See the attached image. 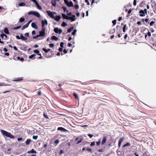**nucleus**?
Returning a JSON list of instances; mask_svg holds the SVG:
<instances>
[{
  "mask_svg": "<svg viewBox=\"0 0 156 156\" xmlns=\"http://www.w3.org/2000/svg\"><path fill=\"white\" fill-rule=\"evenodd\" d=\"M20 39H21L22 40H27V38L24 37V36H23V35L22 34H21L20 35Z\"/></svg>",
  "mask_w": 156,
  "mask_h": 156,
  "instance_id": "5701e85b",
  "label": "nucleus"
},
{
  "mask_svg": "<svg viewBox=\"0 0 156 156\" xmlns=\"http://www.w3.org/2000/svg\"><path fill=\"white\" fill-rule=\"evenodd\" d=\"M86 150L89 152H91L92 151V149L90 148H86Z\"/></svg>",
  "mask_w": 156,
  "mask_h": 156,
  "instance_id": "49530a36",
  "label": "nucleus"
},
{
  "mask_svg": "<svg viewBox=\"0 0 156 156\" xmlns=\"http://www.w3.org/2000/svg\"><path fill=\"white\" fill-rule=\"evenodd\" d=\"M32 35H34L36 34V31L35 30H33L32 32Z\"/></svg>",
  "mask_w": 156,
  "mask_h": 156,
  "instance_id": "bf43d9fd",
  "label": "nucleus"
},
{
  "mask_svg": "<svg viewBox=\"0 0 156 156\" xmlns=\"http://www.w3.org/2000/svg\"><path fill=\"white\" fill-rule=\"evenodd\" d=\"M63 52L64 54H66L67 53V51L65 49H64L63 50Z\"/></svg>",
  "mask_w": 156,
  "mask_h": 156,
  "instance_id": "e2e57ef3",
  "label": "nucleus"
},
{
  "mask_svg": "<svg viewBox=\"0 0 156 156\" xmlns=\"http://www.w3.org/2000/svg\"><path fill=\"white\" fill-rule=\"evenodd\" d=\"M24 20H25L24 18H23V17H21L19 21V23L23 22L24 21Z\"/></svg>",
  "mask_w": 156,
  "mask_h": 156,
  "instance_id": "c85d7f7f",
  "label": "nucleus"
},
{
  "mask_svg": "<svg viewBox=\"0 0 156 156\" xmlns=\"http://www.w3.org/2000/svg\"><path fill=\"white\" fill-rule=\"evenodd\" d=\"M88 136L90 138H91L93 136V135H92V134H88Z\"/></svg>",
  "mask_w": 156,
  "mask_h": 156,
  "instance_id": "680f3d73",
  "label": "nucleus"
},
{
  "mask_svg": "<svg viewBox=\"0 0 156 156\" xmlns=\"http://www.w3.org/2000/svg\"><path fill=\"white\" fill-rule=\"evenodd\" d=\"M52 5L54 6L55 7L56 5V3L55 2H52Z\"/></svg>",
  "mask_w": 156,
  "mask_h": 156,
  "instance_id": "c03bdc74",
  "label": "nucleus"
},
{
  "mask_svg": "<svg viewBox=\"0 0 156 156\" xmlns=\"http://www.w3.org/2000/svg\"><path fill=\"white\" fill-rule=\"evenodd\" d=\"M35 56V55H34L33 54V55H31L29 57V58H32L34 57Z\"/></svg>",
  "mask_w": 156,
  "mask_h": 156,
  "instance_id": "09e8293b",
  "label": "nucleus"
},
{
  "mask_svg": "<svg viewBox=\"0 0 156 156\" xmlns=\"http://www.w3.org/2000/svg\"><path fill=\"white\" fill-rule=\"evenodd\" d=\"M23 79V77H19L18 78H16L15 79L13 80L14 81H21Z\"/></svg>",
  "mask_w": 156,
  "mask_h": 156,
  "instance_id": "a211bd4d",
  "label": "nucleus"
},
{
  "mask_svg": "<svg viewBox=\"0 0 156 156\" xmlns=\"http://www.w3.org/2000/svg\"><path fill=\"white\" fill-rule=\"evenodd\" d=\"M152 7H153L156 6V3L155 2H154L152 3Z\"/></svg>",
  "mask_w": 156,
  "mask_h": 156,
  "instance_id": "473e14b6",
  "label": "nucleus"
},
{
  "mask_svg": "<svg viewBox=\"0 0 156 156\" xmlns=\"http://www.w3.org/2000/svg\"><path fill=\"white\" fill-rule=\"evenodd\" d=\"M4 33L7 34H9L8 29L7 27H5L4 28Z\"/></svg>",
  "mask_w": 156,
  "mask_h": 156,
  "instance_id": "412c9836",
  "label": "nucleus"
},
{
  "mask_svg": "<svg viewBox=\"0 0 156 156\" xmlns=\"http://www.w3.org/2000/svg\"><path fill=\"white\" fill-rule=\"evenodd\" d=\"M28 14L29 15H33L38 18L40 17V15L38 12L34 11H30L28 13Z\"/></svg>",
  "mask_w": 156,
  "mask_h": 156,
  "instance_id": "7ed1b4c3",
  "label": "nucleus"
},
{
  "mask_svg": "<svg viewBox=\"0 0 156 156\" xmlns=\"http://www.w3.org/2000/svg\"><path fill=\"white\" fill-rule=\"evenodd\" d=\"M74 7L76 9H79V6L78 5H74Z\"/></svg>",
  "mask_w": 156,
  "mask_h": 156,
  "instance_id": "ea45409f",
  "label": "nucleus"
},
{
  "mask_svg": "<svg viewBox=\"0 0 156 156\" xmlns=\"http://www.w3.org/2000/svg\"><path fill=\"white\" fill-rule=\"evenodd\" d=\"M51 38L52 40H54L55 41H58V38L57 37H56L55 36H52L51 37Z\"/></svg>",
  "mask_w": 156,
  "mask_h": 156,
  "instance_id": "b1692460",
  "label": "nucleus"
},
{
  "mask_svg": "<svg viewBox=\"0 0 156 156\" xmlns=\"http://www.w3.org/2000/svg\"><path fill=\"white\" fill-rule=\"evenodd\" d=\"M54 30L55 33L59 34H61L62 32V29H58L57 27L55 28L54 29Z\"/></svg>",
  "mask_w": 156,
  "mask_h": 156,
  "instance_id": "0eeeda50",
  "label": "nucleus"
},
{
  "mask_svg": "<svg viewBox=\"0 0 156 156\" xmlns=\"http://www.w3.org/2000/svg\"><path fill=\"white\" fill-rule=\"evenodd\" d=\"M30 152L31 153H37V152L36 151L34 150L33 149H32Z\"/></svg>",
  "mask_w": 156,
  "mask_h": 156,
  "instance_id": "f704fd0d",
  "label": "nucleus"
},
{
  "mask_svg": "<svg viewBox=\"0 0 156 156\" xmlns=\"http://www.w3.org/2000/svg\"><path fill=\"white\" fill-rule=\"evenodd\" d=\"M30 141L31 140L30 139H28L26 141L25 143L27 145H28L30 144Z\"/></svg>",
  "mask_w": 156,
  "mask_h": 156,
  "instance_id": "cd10ccee",
  "label": "nucleus"
},
{
  "mask_svg": "<svg viewBox=\"0 0 156 156\" xmlns=\"http://www.w3.org/2000/svg\"><path fill=\"white\" fill-rule=\"evenodd\" d=\"M143 11H144V13L145 14H147V9H144V10H143Z\"/></svg>",
  "mask_w": 156,
  "mask_h": 156,
  "instance_id": "a18cd8bd",
  "label": "nucleus"
},
{
  "mask_svg": "<svg viewBox=\"0 0 156 156\" xmlns=\"http://www.w3.org/2000/svg\"><path fill=\"white\" fill-rule=\"evenodd\" d=\"M73 28L74 27H70L68 29V32L70 33L72 30H73Z\"/></svg>",
  "mask_w": 156,
  "mask_h": 156,
  "instance_id": "c756f323",
  "label": "nucleus"
},
{
  "mask_svg": "<svg viewBox=\"0 0 156 156\" xmlns=\"http://www.w3.org/2000/svg\"><path fill=\"white\" fill-rule=\"evenodd\" d=\"M53 19L57 21L58 22L59 21L60 19H61V16H60L57 15L55 17L54 16V18H53Z\"/></svg>",
  "mask_w": 156,
  "mask_h": 156,
  "instance_id": "9d476101",
  "label": "nucleus"
},
{
  "mask_svg": "<svg viewBox=\"0 0 156 156\" xmlns=\"http://www.w3.org/2000/svg\"><path fill=\"white\" fill-rule=\"evenodd\" d=\"M44 116L46 118H48V115H45L44 113Z\"/></svg>",
  "mask_w": 156,
  "mask_h": 156,
  "instance_id": "69168bd1",
  "label": "nucleus"
},
{
  "mask_svg": "<svg viewBox=\"0 0 156 156\" xmlns=\"http://www.w3.org/2000/svg\"><path fill=\"white\" fill-rule=\"evenodd\" d=\"M0 131L4 136L10 138L11 139H14L15 137L14 136L12 135L11 133L4 130L1 129L0 130Z\"/></svg>",
  "mask_w": 156,
  "mask_h": 156,
  "instance_id": "f257e3e1",
  "label": "nucleus"
},
{
  "mask_svg": "<svg viewBox=\"0 0 156 156\" xmlns=\"http://www.w3.org/2000/svg\"><path fill=\"white\" fill-rule=\"evenodd\" d=\"M130 145H131L130 144V143L128 142V143H127L126 144H124L122 147H125L128 146H130Z\"/></svg>",
  "mask_w": 156,
  "mask_h": 156,
  "instance_id": "393cba45",
  "label": "nucleus"
},
{
  "mask_svg": "<svg viewBox=\"0 0 156 156\" xmlns=\"http://www.w3.org/2000/svg\"><path fill=\"white\" fill-rule=\"evenodd\" d=\"M147 35L149 36V37H151V33L150 32V31H148L147 33Z\"/></svg>",
  "mask_w": 156,
  "mask_h": 156,
  "instance_id": "864d4df0",
  "label": "nucleus"
},
{
  "mask_svg": "<svg viewBox=\"0 0 156 156\" xmlns=\"http://www.w3.org/2000/svg\"><path fill=\"white\" fill-rule=\"evenodd\" d=\"M31 26L32 27L36 29H38V27L37 25H36L35 23L33 22L31 23Z\"/></svg>",
  "mask_w": 156,
  "mask_h": 156,
  "instance_id": "9b49d317",
  "label": "nucleus"
},
{
  "mask_svg": "<svg viewBox=\"0 0 156 156\" xmlns=\"http://www.w3.org/2000/svg\"><path fill=\"white\" fill-rule=\"evenodd\" d=\"M95 144V142H93L91 143L90 145L91 146H94Z\"/></svg>",
  "mask_w": 156,
  "mask_h": 156,
  "instance_id": "37998d69",
  "label": "nucleus"
},
{
  "mask_svg": "<svg viewBox=\"0 0 156 156\" xmlns=\"http://www.w3.org/2000/svg\"><path fill=\"white\" fill-rule=\"evenodd\" d=\"M67 25V24L65 22H63L62 23L61 26L62 27H65Z\"/></svg>",
  "mask_w": 156,
  "mask_h": 156,
  "instance_id": "2f4dec72",
  "label": "nucleus"
},
{
  "mask_svg": "<svg viewBox=\"0 0 156 156\" xmlns=\"http://www.w3.org/2000/svg\"><path fill=\"white\" fill-rule=\"evenodd\" d=\"M49 45L50 47H53L54 45L53 44H49Z\"/></svg>",
  "mask_w": 156,
  "mask_h": 156,
  "instance_id": "6e6d98bb",
  "label": "nucleus"
},
{
  "mask_svg": "<svg viewBox=\"0 0 156 156\" xmlns=\"http://www.w3.org/2000/svg\"><path fill=\"white\" fill-rule=\"evenodd\" d=\"M155 23V22L154 21H151L150 23V26H152L153 25V24Z\"/></svg>",
  "mask_w": 156,
  "mask_h": 156,
  "instance_id": "4c0bfd02",
  "label": "nucleus"
},
{
  "mask_svg": "<svg viewBox=\"0 0 156 156\" xmlns=\"http://www.w3.org/2000/svg\"><path fill=\"white\" fill-rule=\"evenodd\" d=\"M21 25H20V26H19L17 27H14L13 29V30H17V29H18L19 28H21Z\"/></svg>",
  "mask_w": 156,
  "mask_h": 156,
  "instance_id": "7c9ffc66",
  "label": "nucleus"
},
{
  "mask_svg": "<svg viewBox=\"0 0 156 156\" xmlns=\"http://www.w3.org/2000/svg\"><path fill=\"white\" fill-rule=\"evenodd\" d=\"M28 26H29L28 24L27 23L25 25H24L21 28V30H24L27 27H28Z\"/></svg>",
  "mask_w": 156,
  "mask_h": 156,
  "instance_id": "aec40b11",
  "label": "nucleus"
},
{
  "mask_svg": "<svg viewBox=\"0 0 156 156\" xmlns=\"http://www.w3.org/2000/svg\"><path fill=\"white\" fill-rule=\"evenodd\" d=\"M124 139V137H122L119 139L118 143V146L119 147H120L121 144L122 143V141H123Z\"/></svg>",
  "mask_w": 156,
  "mask_h": 156,
  "instance_id": "6e6552de",
  "label": "nucleus"
},
{
  "mask_svg": "<svg viewBox=\"0 0 156 156\" xmlns=\"http://www.w3.org/2000/svg\"><path fill=\"white\" fill-rule=\"evenodd\" d=\"M63 152H64V151L63 150H61L59 152V154H62L63 153Z\"/></svg>",
  "mask_w": 156,
  "mask_h": 156,
  "instance_id": "3c124183",
  "label": "nucleus"
},
{
  "mask_svg": "<svg viewBox=\"0 0 156 156\" xmlns=\"http://www.w3.org/2000/svg\"><path fill=\"white\" fill-rule=\"evenodd\" d=\"M128 29V27H127L126 25L125 24L124 25L123 28H122V30L124 32H126V30H127Z\"/></svg>",
  "mask_w": 156,
  "mask_h": 156,
  "instance_id": "dca6fc26",
  "label": "nucleus"
},
{
  "mask_svg": "<svg viewBox=\"0 0 156 156\" xmlns=\"http://www.w3.org/2000/svg\"><path fill=\"white\" fill-rule=\"evenodd\" d=\"M76 32V29L74 30L73 31L72 33V34L73 35H75Z\"/></svg>",
  "mask_w": 156,
  "mask_h": 156,
  "instance_id": "79ce46f5",
  "label": "nucleus"
},
{
  "mask_svg": "<svg viewBox=\"0 0 156 156\" xmlns=\"http://www.w3.org/2000/svg\"><path fill=\"white\" fill-rule=\"evenodd\" d=\"M45 28L44 27H42V30L39 32V37H44L45 35Z\"/></svg>",
  "mask_w": 156,
  "mask_h": 156,
  "instance_id": "39448f33",
  "label": "nucleus"
},
{
  "mask_svg": "<svg viewBox=\"0 0 156 156\" xmlns=\"http://www.w3.org/2000/svg\"><path fill=\"white\" fill-rule=\"evenodd\" d=\"M37 138H38L37 136H33V138L34 139L36 140L37 139Z\"/></svg>",
  "mask_w": 156,
  "mask_h": 156,
  "instance_id": "a19ab883",
  "label": "nucleus"
},
{
  "mask_svg": "<svg viewBox=\"0 0 156 156\" xmlns=\"http://www.w3.org/2000/svg\"><path fill=\"white\" fill-rule=\"evenodd\" d=\"M59 141L58 140H56L55 141V143L56 144H58L59 143Z\"/></svg>",
  "mask_w": 156,
  "mask_h": 156,
  "instance_id": "4d7b16f0",
  "label": "nucleus"
},
{
  "mask_svg": "<svg viewBox=\"0 0 156 156\" xmlns=\"http://www.w3.org/2000/svg\"><path fill=\"white\" fill-rule=\"evenodd\" d=\"M116 20H114L112 21V23H113V25H115V24L116 23Z\"/></svg>",
  "mask_w": 156,
  "mask_h": 156,
  "instance_id": "58836bf2",
  "label": "nucleus"
},
{
  "mask_svg": "<svg viewBox=\"0 0 156 156\" xmlns=\"http://www.w3.org/2000/svg\"><path fill=\"white\" fill-rule=\"evenodd\" d=\"M139 13L140 14V16L143 17L145 16V15L144 13V11L143 10H140L139 12Z\"/></svg>",
  "mask_w": 156,
  "mask_h": 156,
  "instance_id": "ddd939ff",
  "label": "nucleus"
},
{
  "mask_svg": "<svg viewBox=\"0 0 156 156\" xmlns=\"http://www.w3.org/2000/svg\"><path fill=\"white\" fill-rule=\"evenodd\" d=\"M62 8L64 11L65 12L67 9L65 7L63 6L62 7Z\"/></svg>",
  "mask_w": 156,
  "mask_h": 156,
  "instance_id": "8fccbe9b",
  "label": "nucleus"
},
{
  "mask_svg": "<svg viewBox=\"0 0 156 156\" xmlns=\"http://www.w3.org/2000/svg\"><path fill=\"white\" fill-rule=\"evenodd\" d=\"M82 141V140L81 139L80 140H79L76 143V144H80V143Z\"/></svg>",
  "mask_w": 156,
  "mask_h": 156,
  "instance_id": "13d9d810",
  "label": "nucleus"
},
{
  "mask_svg": "<svg viewBox=\"0 0 156 156\" xmlns=\"http://www.w3.org/2000/svg\"><path fill=\"white\" fill-rule=\"evenodd\" d=\"M42 26V27H44L45 24L47 25L48 24V22L46 20H42L41 21Z\"/></svg>",
  "mask_w": 156,
  "mask_h": 156,
  "instance_id": "1a4fd4ad",
  "label": "nucleus"
},
{
  "mask_svg": "<svg viewBox=\"0 0 156 156\" xmlns=\"http://www.w3.org/2000/svg\"><path fill=\"white\" fill-rule=\"evenodd\" d=\"M57 130H60L62 131H63L64 132H65L66 131H68L67 130H66L65 128L62 127H59L58 128Z\"/></svg>",
  "mask_w": 156,
  "mask_h": 156,
  "instance_id": "f8f14e48",
  "label": "nucleus"
},
{
  "mask_svg": "<svg viewBox=\"0 0 156 156\" xmlns=\"http://www.w3.org/2000/svg\"><path fill=\"white\" fill-rule=\"evenodd\" d=\"M64 44V43L63 42H61L60 43V46H61V48H63V47H63Z\"/></svg>",
  "mask_w": 156,
  "mask_h": 156,
  "instance_id": "e433bc0d",
  "label": "nucleus"
},
{
  "mask_svg": "<svg viewBox=\"0 0 156 156\" xmlns=\"http://www.w3.org/2000/svg\"><path fill=\"white\" fill-rule=\"evenodd\" d=\"M26 5V4L24 2H21L19 3L18 5H16V7H18L19 6H24Z\"/></svg>",
  "mask_w": 156,
  "mask_h": 156,
  "instance_id": "4468645a",
  "label": "nucleus"
},
{
  "mask_svg": "<svg viewBox=\"0 0 156 156\" xmlns=\"http://www.w3.org/2000/svg\"><path fill=\"white\" fill-rule=\"evenodd\" d=\"M144 4H145V3L144 2H142L140 3V7H142L144 6Z\"/></svg>",
  "mask_w": 156,
  "mask_h": 156,
  "instance_id": "72a5a7b5",
  "label": "nucleus"
},
{
  "mask_svg": "<svg viewBox=\"0 0 156 156\" xmlns=\"http://www.w3.org/2000/svg\"><path fill=\"white\" fill-rule=\"evenodd\" d=\"M66 5L67 6L70 7H73V2L72 1H70L67 4H66Z\"/></svg>",
  "mask_w": 156,
  "mask_h": 156,
  "instance_id": "2eb2a0df",
  "label": "nucleus"
},
{
  "mask_svg": "<svg viewBox=\"0 0 156 156\" xmlns=\"http://www.w3.org/2000/svg\"><path fill=\"white\" fill-rule=\"evenodd\" d=\"M38 94L39 95H41V91H39L37 92Z\"/></svg>",
  "mask_w": 156,
  "mask_h": 156,
  "instance_id": "774afa93",
  "label": "nucleus"
},
{
  "mask_svg": "<svg viewBox=\"0 0 156 156\" xmlns=\"http://www.w3.org/2000/svg\"><path fill=\"white\" fill-rule=\"evenodd\" d=\"M62 16L64 19H66L67 20H70L72 22L74 21L75 20V16L74 15H72L71 17L67 16L64 13L62 14Z\"/></svg>",
  "mask_w": 156,
  "mask_h": 156,
  "instance_id": "f03ea898",
  "label": "nucleus"
},
{
  "mask_svg": "<svg viewBox=\"0 0 156 156\" xmlns=\"http://www.w3.org/2000/svg\"><path fill=\"white\" fill-rule=\"evenodd\" d=\"M4 36H5V39H7V36L5 34H1L0 37L2 38L3 39Z\"/></svg>",
  "mask_w": 156,
  "mask_h": 156,
  "instance_id": "4be33fe9",
  "label": "nucleus"
},
{
  "mask_svg": "<svg viewBox=\"0 0 156 156\" xmlns=\"http://www.w3.org/2000/svg\"><path fill=\"white\" fill-rule=\"evenodd\" d=\"M34 53H37L38 54V55H41V54H39L40 51L39 50H38L37 49L35 50H34Z\"/></svg>",
  "mask_w": 156,
  "mask_h": 156,
  "instance_id": "a878e982",
  "label": "nucleus"
},
{
  "mask_svg": "<svg viewBox=\"0 0 156 156\" xmlns=\"http://www.w3.org/2000/svg\"><path fill=\"white\" fill-rule=\"evenodd\" d=\"M42 50L46 53H47L48 51H50L51 50L50 49H47L44 48H43L42 49Z\"/></svg>",
  "mask_w": 156,
  "mask_h": 156,
  "instance_id": "bb28decb",
  "label": "nucleus"
},
{
  "mask_svg": "<svg viewBox=\"0 0 156 156\" xmlns=\"http://www.w3.org/2000/svg\"><path fill=\"white\" fill-rule=\"evenodd\" d=\"M13 58L16 61L18 60L21 62H23L24 61V59L23 58H20L19 56L17 57L16 56H14Z\"/></svg>",
  "mask_w": 156,
  "mask_h": 156,
  "instance_id": "423d86ee",
  "label": "nucleus"
},
{
  "mask_svg": "<svg viewBox=\"0 0 156 156\" xmlns=\"http://www.w3.org/2000/svg\"><path fill=\"white\" fill-rule=\"evenodd\" d=\"M47 13H48V14L49 16L52 18H54V16L53 14H56L55 12H51L49 10L47 11Z\"/></svg>",
  "mask_w": 156,
  "mask_h": 156,
  "instance_id": "20e7f679",
  "label": "nucleus"
},
{
  "mask_svg": "<svg viewBox=\"0 0 156 156\" xmlns=\"http://www.w3.org/2000/svg\"><path fill=\"white\" fill-rule=\"evenodd\" d=\"M25 35L27 37H29V33H25Z\"/></svg>",
  "mask_w": 156,
  "mask_h": 156,
  "instance_id": "338daca9",
  "label": "nucleus"
},
{
  "mask_svg": "<svg viewBox=\"0 0 156 156\" xmlns=\"http://www.w3.org/2000/svg\"><path fill=\"white\" fill-rule=\"evenodd\" d=\"M73 95L76 98L78 99L77 95L76 93L75 92H74Z\"/></svg>",
  "mask_w": 156,
  "mask_h": 156,
  "instance_id": "c9c22d12",
  "label": "nucleus"
},
{
  "mask_svg": "<svg viewBox=\"0 0 156 156\" xmlns=\"http://www.w3.org/2000/svg\"><path fill=\"white\" fill-rule=\"evenodd\" d=\"M39 37H40L38 35H37L36 36L33 37V39H35V38H36Z\"/></svg>",
  "mask_w": 156,
  "mask_h": 156,
  "instance_id": "052dcab7",
  "label": "nucleus"
},
{
  "mask_svg": "<svg viewBox=\"0 0 156 156\" xmlns=\"http://www.w3.org/2000/svg\"><path fill=\"white\" fill-rule=\"evenodd\" d=\"M133 4L134 6H136V0H134L133 2Z\"/></svg>",
  "mask_w": 156,
  "mask_h": 156,
  "instance_id": "5fc2aeb1",
  "label": "nucleus"
},
{
  "mask_svg": "<svg viewBox=\"0 0 156 156\" xmlns=\"http://www.w3.org/2000/svg\"><path fill=\"white\" fill-rule=\"evenodd\" d=\"M107 140V137L106 136H104L103 137V140L101 142V144L102 145L104 144L106 142Z\"/></svg>",
  "mask_w": 156,
  "mask_h": 156,
  "instance_id": "f3484780",
  "label": "nucleus"
},
{
  "mask_svg": "<svg viewBox=\"0 0 156 156\" xmlns=\"http://www.w3.org/2000/svg\"><path fill=\"white\" fill-rule=\"evenodd\" d=\"M63 48H59L58 49V50L59 51L61 52L62 51Z\"/></svg>",
  "mask_w": 156,
  "mask_h": 156,
  "instance_id": "0e129e2a",
  "label": "nucleus"
},
{
  "mask_svg": "<svg viewBox=\"0 0 156 156\" xmlns=\"http://www.w3.org/2000/svg\"><path fill=\"white\" fill-rule=\"evenodd\" d=\"M100 143H101V141H100V140H99V141L98 142H96V144H97V146H98L100 144Z\"/></svg>",
  "mask_w": 156,
  "mask_h": 156,
  "instance_id": "de8ad7c7",
  "label": "nucleus"
},
{
  "mask_svg": "<svg viewBox=\"0 0 156 156\" xmlns=\"http://www.w3.org/2000/svg\"><path fill=\"white\" fill-rule=\"evenodd\" d=\"M36 4V5L37 8L40 10H41L42 8L41 7L40 5L37 2H36V3H35Z\"/></svg>",
  "mask_w": 156,
  "mask_h": 156,
  "instance_id": "6ab92c4d",
  "label": "nucleus"
},
{
  "mask_svg": "<svg viewBox=\"0 0 156 156\" xmlns=\"http://www.w3.org/2000/svg\"><path fill=\"white\" fill-rule=\"evenodd\" d=\"M85 2L87 3V5H90V3L88 1V0H85Z\"/></svg>",
  "mask_w": 156,
  "mask_h": 156,
  "instance_id": "603ef678",
  "label": "nucleus"
}]
</instances>
